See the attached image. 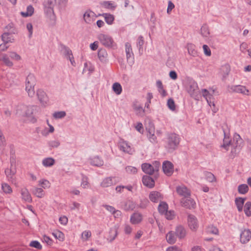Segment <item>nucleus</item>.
Masks as SVG:
<instances>
[{
  "instance_id": "nucleus-1",
  "label": "nucleus",
  "mask_w": 251,
  "mask_h": 251,
  "mask_svg": "<svg viewBox=\"0 0 251 251\" xmlns=\"http://www.w3.org/2000/svg\"><path fill=\"white\" fill-rule=\"evenodd\" d=\"M180 142L178 135L170 133L167 135L166 140L165 148L169 152H172L177 147Z\"/></svg>"
},
{
  "instance_id": "nucleus-2",
  "label": "nucleus",
  "mask_w": 251,
  "mask_h": 251,
  "mask_svg": "<svg viewBox=\"0 0 251 251\" xmlns=\"http://www.w3.org/2000/svg\"><path fill=\"white\" fill-rule=\"evenodd\" d=\"M34 111V106H27L25 105H20L17 110V113L19 115L21 116L26 117L27 120L32 123H35L36 121V119L33 116Z\"/></svg>"
},
{
  "instance_id": "nucleus-3",
  "label": "nucleus",
  "mask_w": 251,
  "mask_h": 251,
  "mask_svg": "<svg viewBox=\"0 0 251 251\" xmlns=\"http://www.w3.org/2000/svg\"><path fill=\"white\" fill-rule=\"evenodd\" d=\"M56 3V0H46L44 3V10L46 16L54 22L55 21L56 17L54 12V7Z\"/></svg>"
},
{
  "instance_id": "nucleus-4",
  "label": "nucleus",
  "mask_w": 251,
  "mask_h": 251,
  "mask_svg": "<svg viewBox=\"0 0 251 251\" xmlns=\"http://www.w3.org/2000/svg\"><path fill=\"white\" fill-rule=\"evenodd\" d=\"M176 191L181 198L180 205L187 208L188 207V189L184 185H181L176 187Z\"/></svg>"
},
{
  "instance_id": "nucleus-5",
  "label": "nucleus",
  "mask_w": 251,
  "mask_h": 251,
  "mask_svg": "<svg viewBox=\"0 0 251 251\" xmlns=\"http://www.w3.org/2000/svg\"><path fill=\"white\" fill-rule=\"evenodd\" d=\"M36 84V78L33 74H29L25 81V90L30 97H33L35 94L34 86Z\"/></svg>"
},
{
  "instance_id": "nucleus-6",
  "label": "nucleus",
  "mask_w": 251,
  "mask_h": 251,
  "mask_svg": "<svg viewBox=\"0 0 251 251\" xmlns=\"http://www.w3.org/2000/svg\"><path fill=\"white\" fill-rule=\"evenodd\" d=\"M98 39L100 43L108 48H114L116 44L112 37L107 34H100L98 36Z\"/></svg>"
},
{
  "instance_id": "nucleus-7",
  "label": "nucleus",
  "mask_w": 251,
  "mask_h": 251,
  "mask_svg": "<svg viewBox=\"0 0 251 251\" xmlns=\"http://www.w3.org/2000/svg\"><path fill=\"white\" fill-rule=\"evenodd\" d=\"M160 163L158 161H155L153 165L149 163H143L141 165L142 171L146 174L152 175L155 172L158 171Z\"/></svg>"
},
{
  "instance_id": "nucleus-8",
  "label": "nucleus",
  "mask_w": 251,
  "mask_h": 251,
  "mask_svg": "<svg viewBox=\"0 0 251 251\" xmlns=\"http://www.w3.org/2000/svg\"><path fill=\"white\" fill-rule=\"evenodd\" d=\"M189 94L191 97H194L196 100L197 99L200 91L198 84L196 81L192 79H189Z\"/></svg>"
},
{
  "instance_id": "nucleus-9",
  "label": "nucleus",
  "mask_w": 251,
  "mask_h": 251,
  "mask_svg": "<svg viewBox=\"0 0 251 251\" xmlns=\"http://www.w3.org/2000/svg\"><path fill=\"white\" fill-rule=\"evenodd\" d=\"M228 89L229 92H236L245 95H249V90L245 86L242 85L228 86Z\"/></svg>"
},
{
  "instance_id": "nucleus-10",
  "label": "nucleus",
  "mask_w": 251,
  "mask_h": 251,
  "mask_svg": "<svg viewBox=\"0 0 251 251\" xmlns=\"http://www.w3.org/2000/svg\"><path fill=\"white\" fill-rule=\"evenodd\" d=\"M162 169L167 176H171L174 172V165L169 161H165L162 165Z\"/></svg>"
},
{
  "instance_id": "nucleus-11",
  "label": "nucleus",
  "mask_w": 251,
  "mask_h": 251,
  "mask_svg": "<svg viewBox=\"0 0 251 251\" xmlns=\"http://www.w3.org/2000/svg\"><path fill=\"white\" fill-rule=\"evenodd\" d=\"M16 173V169L13 166H11L10 168H7L5 170V173L8 180L12 183H16L15 176Z\"/></svg>"
},
{
  "instance_id": "nucleus-12",
  "label": "nucleus",
  "mask_w": 251,
  "mask_h": 251,
  "mask_svg": "<svg viewBox=\"0 0 251 251\" xmlns=\"http://www.w3.org/2000/svg\"><path fill=\"white\" fill-rule=\"evenodd\" d=\"M147 137L149 141L152 144H156L157 143V139L156 136L155 135V130L153 126H151L149 128H147Z\"/></svg>"
},
{
  "instance_id": "nucleus-13",
  "label": "nucleus",
  "mask_w": 251,
  "mask_h": 251,
  "mask_svg": "<svg viewBox=\"0 0 251 251\" xmlns=\"http://www.w3.org/2000/svg\"><path fill=\"white\" fill-rule=\"evenodd\" d=\"M149 199L150 201L154 203H157L163 199V196L162 194L156 191H153L150 192L149 196Z\"/></svg>"
},
{
  "instance_id": "nucleus-14",
  "label": "nucleus",
  "mask_w": 251,
  "mask_h": 251,
  "mask_svg": "<svg viewBox=\"0 0 251 251\" xmlns=\"http://www.w3.org/2000/svg\"><path fill=\"white\" fill-rule=\"evenodd\" d=\"M230 72V66L228 64H226L221 66L220 70V74L222 76V80L225 81L228 76Z\"/></svg>"
},
{
  "instance_id": "nucleus-15",
  "label": "nucleus",
  "mask_w": 251,
  "mask_h": 251,
  "mask_svg": "<svg viewBox=\"0 0 251 251\" xmlns=\"http://www.w3.org/2000/svg\"><path fill=\"white\" fill-rule=\"evenodd\" d=\"M199 226V222L196 217L189 214V229L193 231H196Z\"/></svg>"
},
{
  "instance_id": "nucleus-16",
  "label": "nucleus",
  "mask_w": 251,
  "mask_h": 251,
  "mask_svg": "<svg viewBox=\"0 0 251 251\" xmlns=\"http://www.w3.org/2000/svg\"><path fill=\"white\" fill-rule=\"evenodd\" d=\"M251 238V231L249 229H245L240 233V242L242 244L248 243Z\"/></svg>"
},
{
  "instance_id": "nucleus-17",
  "label": "nucleus",
  "mask_w": 251,
  "mask_h": 251,
  "mask_svg": "<svg viewBox=\"0 0 251 251\" xmlns=\"http://www.w3.org/2000/svg\"><path fill=\"white\" fill-rule=\"evenodd\" d=\"M189 55L194 57V59L191 58H189V60H192V62L195 63L194 61L199 62L201 60V57L199 56L197 50L195 49V46L192 44H189Z\"/></svg>"
},
{
  "instance_id": "nucleus-18",
  "label": "nucleus",
  "mask_w": 251,
  "mask_h": 251,
  "mask_svg": "<svg viewBox=\"0 0 251 251\" xmlns=\"http://www.w3.org/2000/svg\"><path fill=\"white\" fill-rule=\"evenodd\" d=\"M120 149L121 151L129 154H132V149L129 144L124 140L120 142Z\"/></svg>"
},
{
  "instance_id": "nucleus-19",
  "label": "nucleus",
  "mask_w": 251,
  "mask_h": 251,
  "mask_svg": "<svg viewBox=\"0 0 251 251\" xmlns=\"http://www.w3.org/2000/svg\"><path fill=\"white\" fill-rule=\"evenodd\" d=\"M38 99L41 103L45 104L47 103L48 98L46 93L42 89H39L37 91L36 93Z\"/></svg>"
},
{
  "instance_id": "nucleus-20",
  "label": "nucleus",
  "mask_w": 251,
  "mask_h": 251,
  "mask_svg": "<svg viewBox=\"0 0 251 251\" xmlns=\"http://www.w3.org/2000/svg\"><path fill=\"white\" fill-rule=\"evenodd\" d=\"M89 162L91 165L96 167H101L103 165V160L99 156L90 158Z\"/></svg>"
},
{
  "instance_id": "nucleus-21",
  "label": "nucleus",
  "mask_w": 251,
  "mask_h": 251,
  "mask_svg": "<svg viewBox=\"0 0 251 251\" xmlns=\"http://www.w3.org/2000/svg\"><path fill=\"white\" fill-rule=\"evenodd\" d=\"M114 177H107L103 179L100 183V186L102 187H110L114 184H116Z\"/></svg>"
},
{
  "instance_id": "nucleus-22",
  "label": "nucleus",
  "mask_w": 251,
  "mask_h": 251,
  "mask_svg": "<svg viewBox=\"0 0 251 251\" xmlns=\"http://www.w3.org/2000/svg\"><path fill=\"white\" fill-rule=\"evenodd\" d=\"M15 34L4 32L1 35V39L5 43H13L14 42L15 38L14 35Z\"/></svg>"
},
{
  "instance_id": "nucleus-23",
  "label": "nucleus",
  "mask_w": 251,
  "mask_h": 251,
  "mask_svg": "<svg viewBox=\"0 0 251 251\" xmlns=\"http://www.w3.org/2000/svg\"><path fill=\"white\" fill-rule=\"evenodd\" d=\"M21 194L22 195V199L23 200L28 202H31V196L28 190L26 188L21 189Z\"/></svg>"
},
{
  "instance_id": "nucleus-24",
  "label": "nucleus",
  "mask_w": 251,
  "mask_h": 251,
  "mask_svg": "<svg viewBox=\"0 0 251 251\" xmlns=\"http://www.w3.org/2000/svg\"><path fill=\"white\" fill-rule=\"evenodd\" d=\"M142 182L144 185L151 188L154 186V181L150 176H144L142 178Z\"/></svg>"
},
{
  "instance_id": "nucleus-25",
  "label": "nucleus",
  "mask_w": 251,
  "mask_h": 251,
  "mask_svg": "<svg viewBox=\"0 0 251 251\" xmlns=\"http://www.w3.org/2000/svg\"><path fill=\"white\" fill-rule=\"evenodd\" d=\"M143 219L142 214L140 213H134L130 217V222L132 224H138L140 223Z\"/></svg>"
},
{
  "instance_id": "nucleus-26",
  "label": "nucleus",
  "mask_w": 251,
  "mask_h": 251,
  "mask_svg": "<svg viewBox=\"0 0 251 251\" xmlns=\"http://www.w3.org/2000/svg\"><path fill=\"white\" fill-rule=\"evenodd\" d=\"M98 56L101 62L105 63L107 61L108 54L105 49H101L99 50Z\"/></svg>"
},
{
  "instance_id": "nucleus-27",
  "label": "nucleus",
  "mask_w": 251,
  "mask_h": 251,
  "mask_svg": "<svg viewBox=\"0 0 251 251\" xmlns=\"http://www.w3.org/2000/svg\"><path fill=\"white\" fill-rule=\"evenodd\" d=\"M176 237L175 232L173 231H169L166 236L167 242L170 244H174L176 242Z\"/></svg>"
},
{
  "instance_id": "nucleus-28",
  "label": "nucleus",
  "mask_w": 251,
  "mask_h": 251,
  "mask_svg": "<svg viewBox=\"0 0 251 251\" xmlns=\"http://www.w3.org/2000/svg\"><path fill=\"white\" fill-rule=\"evenodd\" d=\"M175 233L177 237L180 239H182L186 235V230L183 226L181 225H179L176 227Z\"/></svg>"
},
{
  "instance_id": "nucleus-29",
  "label": "nucleus",
  "mask_w": 251,
  "mask_h": 251,
  "mask_svg": "<svg viewBox=\"0 0 251 251\" xmlns=\"http://www.w3.org/2000/svg\"><path fill=\"white\" fill-rule=\"evenodd\" d=\"M10 58L8 54H3L0 57V60L7 67H11L13 66V63L11 61Z\"/></svg>"
},
{
  "instance_id": "nucleus-30",
  "label": "nucleus",
  "mask_w": 251,
  "mask_h": 251,
  "mask_svg": "<svg viewBox=\"0 0 251 251\" xmlns=\"http://www.w3.org/2000/svg\"><path fill=\"white\" fill-rule=\"evenodd\" d=\"M133 108L135 111L136 115L140 116H144L145 109L143 108L141 105L138 104L137 102L133 103Z\"/></svg>"
},
{
  "instance_id": "nucleus-31",
  "label": "nucleus",
  "mask_w": 251,
  "mask_h": 251,
  "mask_svg": "<svg viewBox=\"0 0 251 251\" xmlns=\"http://www.w3.org/2000/svg\"><path fill=\"white\" fill-rule=\"evenodd\" d=\"M100 5L104 8L114 10L117 5L111 1H103L100 2Z\"/></svg>"
},
{
  "instance_id": "nucleus-32",
  "label": "nucleus",
  "mask_w": 251,
  "mask_h": 251,
  "mask_svg": "<svg viewBox=\"0 0 251 251\" xmlns=\"http://www.w3.org/2000/svg\"><path fill=\"white\" fill-rule=\"evenodd\" d=\"M156 87L159 93L162 97H165L167 95L166 91L164 89L163 85L161 80H158L156 82Z\"/></svg>"
},
{
  "instance_id": "nucleus-33",
  "label": "nucleus",
  "mask_w": 251,
  "mask_h": 251,
  "mask_svg": "<svg viewBox=\"0 0 251 251\" xmlns=\"http://www.w3.org/2000/svg\"><path fill=\"white\" fill-rule=\"evenodd\" d=\"M168 205L164 201H160L158 206V210L161 215H164L168 211Z\"/></svg>"
},
{
  "instance_id": "nucleus-34",
  "label": "nucleus",
  "mask_w": 251,
  "mask_h": 251,
  "mask_svg": "<svg viewBox=\"0 0 251 251\" xmlns=\"http://www.w3.org/2000/svg\"><path fill=\"white\" fill-rule=\"evenodd\" d=\"M246 200V198H242L241 197L236 198L235 199V204L239 212H241L243 210V206Z\"/></svg>"
},
{
  "instance_id": "nucleus-35",
  "label": "nucleus",
  "mask_w": 251,
  "mask_h": 251,
  "mask_svg": "<svg viewBox=\"0 0 251 251\" xmlns=\"http://www.w3.org/2000/svg\"><path fill=\"white\" fill-rule=\"evenodd\" d=\"M235 141H236L235 143V148L238 150H240L241 147V145L243 143V141L240 136L238 134L235 133L234 135L233 142Z\"/></svg>"
},
{
  "instance_id": "nucleus-36",
  "label": "nucleus",
  "mask_w": 251,
  "mask_h": 251,
  "mask_svg": "<svg viewBox=\"0 0 251 251\" xmlns=\"http://www.w3.org/2000/svg\"><path fill=\"white\" fill-rule=\"evenodd\" d=\"M55 163V160L52 157H47L43 159L42 164L45 167L52 166Z\"/></svg>"
},
{
  "instance_id": "nucleus-37",
  "label": "nucleus",
  "mask_w": 251,
  "mask_h": 251,
  "mask_svg": "<svg viewBox=\"0 0 251 251\" xmlns=\"http://www.w3.org/2000/svg\"><path fill=\"white\" fill-rule=\"evenodd\" d=\"M101 15L104 18L105 21L108 25H111L113 23L115 19L113 15L110 13H103Z\"/></svg>"
},
{
  "instance_id": "nucleus-38",
  "label": "nucleus",
  "mask_w": 251,
  "mask_h": 251,
  "mask_svg": "<svg viewBox=\"0 0 251 251\" xmlns=\"http://www.w3.org/2000/svg\"><path fill=\"white\" fill-rule=\"evenodd\" d=\"M95 13L91 10H87L83 15V18L87 23H90Z\"/></svg>"
},
{
  "instance_id": "nucleus-39",
  "label": "nucleus",
  "mask_w": 251,
  "mask_h": 251,
  "mask_svg": "<svg viewBox=\"0 0 251 251\" xmlns=\"http://www.w3.org/2000/svg\"><path fill=\"white\" fill-rule=\"evenodd\" d=\"M224 139L223 144L221 146V148H224L226 151L228 150V147L231 145V141L229 140V137H227L225 131L224 130Z\"/></svg>"
},
{
  "instance_id": "nucleus-40",
  "label": "nucleus",
  "mask_w": 251,
  "mask_h": 251,
  "mask_svg": "<svg viewBox=\"0 0 251 251\" xmlns=\"http://www.w3.org/2000/svg\"><path fill=\"white\" fill-rule=\"evenodd\" d=\"M127 60H128L131 57L133 56L132 49L130 43L127 42L125 44Z\"/></svg>"
},
{
  "instance_id": "nucleus-41",
  "label": "nucleus",
  "mask_w": 251,
  "mask_h": 251,
  "mask_svg": "<svg viewBox=\"0 0 251 251\" xmlns=\"http://www.w3.org/2000/svg\"><path fill=\"white\" fill-rule=\"evenodd\" d=\"M61 50L67 58L73 55L72 50L68 47L64 45H61Z\"/></svg>"
},
{
  "instance_id": "nucleus-42",
  "label": "nucleus",
  "mask_w": 251,
  "mask_h": 251,
  "mask_svg": "<svg viewBox=\"0 0 251 251\" xmlns=\"http://www.w3.org/2000/svg\"><path fill=\"white\" fill-rule=\"evenodd\" d=\"M34 9L31 5L27 6L26 12H21V14L25 17H29L33 15Z\"/></svg>"
},
{
  "instance_id": "nucleus-43",
  "label": "nucleus",
  "mask_w": 251,
  "mask_h": 251,
  "mask_svg": "<svg viewBox=\"0 0 251 251\" xmlns=\"http://www.w3.org/2000/svg\"><path fill=\"white\" fill-rule=\"evenodd\" d=\"M112 90L116 94L119 95L122 92V87L119 83L115 82L112 85Z\"/></svg>"
},
{
  "instance_id": "nucleus-44",
  "label": "nucleus",
  "mask_w": 251,
  "mask_h": 251,
  "mask_svg": "<svg viewBox=\"0 0 251 251\" xmlns=\"http://www.w3.org/2000/svg\"><path fill=\"white\" fill-rule=\"evenodd\" d=\"M4 32L16 34L17 33V31L15 27L14 26V25L12 24H10L5 26Z\"/></svg>"
},
{
  "instance_id": "nucleus-45",
  "label": "nucleus",
  "mask_w": 251,
  "mask_h": 251,
  "mask_svg": "<svg viewBox=\"0 0 251 251\" xmlns=\"http://www.w3.org/2000/svg\"><path fill=\"white\" fill-rule=\"evenodd\" d=\"M244 211L247 216H251V201H247L245 203Z\"/></svg>"
},
{
  "instance_id": "nucleus-46",
  "label": "nucleus",
  "mask_w": 251,
  "mask_h": 251,
  "mask_svg": "<svg viewBox=\"0 0 251 251\" xmlns=\"http://www.w3.org/2000/svg\"><path fill=\"white\" fill-rule=\"evenodd\" d=\"M238 192L241 194H245L249 191V187L247 184H242L238 187Z\"/></svg>"
},
{
  "instance_id": "nucleus-47",
  "label": "nucleus",
  "mask_w": 251,
  "mask_h": 251,
  "mask_svg": "<svg viewBox=\"0 0 251 251\" xmlns=\"http://www.w3.org/2000/svg\"><path fill=\"white\" fill-rule=\"evenodd\" d=\"M201 34L203 37H207L210 34L208 26L206 25H203L201 29Z\"/></svg>"
},
{
  "instance_id": "nucleus-48",
  "label": "nucleus",
  "mask_w": 251,
  "mask_h": 251,
  "mask_svg": "<svg viewBox=\"0 0 251 251\" xmlns=\"http://www.w3.org/2000/svg\"><path fill=\"white\" fill-rule=\"evenodd\" d=\"M1 189L5 194H11L12 192V189L10 186L6 183L1 184Z\"/></svg>"
},
{
  "instance_id": "nucleus-49",
  "label": "nucleus",
  "mask_w": 251,
  "mask_h": 251,
  "mask_svg": "<svg viewBox=\"0 0 251 251\" xmlns=\"http://www.w3.org/2000/svg\"><path fill=\"white\" fill-rule=\"evenodd\" d=\"M206 232L207 233L216 235L218 234L219 230L216 226L211 225L207 227Z\"/></svg>"
},
{
  "instance_id": "nucleus-50",
  "label": "nucleus",
  "mask_w": 251,
  "mask_h": 251,
  "mask_svg": "<svg viewBox=\"0 0 251 251\" xmlns=\"http://www.w3.org/2000/svg\"><path fill=\"white\" fill-rule=\"evenodd\" d=\"M32 192L38 198H41L44 196L43 190L41 188H35Z\"/></svg>"
},
{
  "instance_id": "nucleus-51",
  "label": "nucleus",
  "mask_w": 251,
  "mask_h": 251,
  "mask_svg": "<svg viewBox=\"0 0 251 251\" xmlns=\"http://www.w3.org/2000/svg\"><path fill=\"white\" fill-rule=\"evenodd\" d=\"M66 115V113L64 111L55 112L53 114V117L55 119H62L65 117Z\"/></svg>"
},
{
  "instance_id": "nucleus-52",
  "label": "nucleus",
  "mask_w": 251,
  "mask_h": 251,
  "mask_svg": "<svg viewBox=\"0 0 251 251\" xmlns=\"http://www.w3.org/2000/svg\"><path fill=\"white\" fill-rule=\"evenodd\" d=\"M52 235L56 238L59 240H63L64 238V235L60 231L56 230L52 233Z\"/></svg>"
},
{
  "instance_id": "nucleus-53",
  "label": "nucleus",
  "mask_w": 251,
  "mask_h": 251,
  "mask_svg": "<svg viewBox=\"0 0 251 251\" xmlns=\"http://www.w3.org/2000/svg\"><path fill=\"white\" fill-rule=\"evenodd\" d=\"M144 44V40L142 36H139L137 39L136 45L139 51L143 49V46Z\"/></svg>"
},
{
  "instance_id": "nucleus-54",
  "label": "nucleus",
  "mask_w": 251,
  "mask_h": 251,
  "mask_svg": "<svg viewBox=\"0 0 251 251\" xmlns=\"http://www.w3.org/2000/svg\"><path fill=\"white\" fill-rule=\"evenodd\" d=\"M164 215L167 220H172L174 219L175 217V212L174 210H168Z\"/></svg>"
},
{
  "instance_id": "nucleus-55",
  "label": "nucleus",
  "mask_w": 251,
  "mask_h": 251,
  "mask_svg": "<svg viewBox=\"0 0 251 251\" xmlns=\"http://www.w3.org/2000/svg\"><path fill=\"white\" fill-rule=\"evenodd\" d=\"M88 178L87 176L82 175L81 186L83 188H86L88 187Z\"/></svg>"
},
{
  "instance_id": "nucleus-56",
  "label": "nucleus",
  "mask_w": 251,
  "mask_h": 251,
  "mask_svg": "<svg viewBox=\"0 0 251 251\" xmlns=\"http://www.w3.org/2000/svg\"><path fill=\"white\" fill-rule=\"evenodd\" d=\"M167 106L168 108L172 111L176 110V105L175 101L172 98H170L167 101Z\"/></svg>"
},
{
  "instance_id": "nucleus-57",
  "label": "nucleus",
  "mask_w": 251,
  "mask_h": 251,
  "mask_svg": "<svg viewBox=\"0 0 251 251\" xmlns=\"http://www.w3.org/2000/svg\"><path fill=\"white\" fill-rule=\"evenodd\" d=\"M91 236V232L89 230H85L81 234V238L83 241H87Z\"/></svg>"
},
{
  "instance_id": "nucleus-58",
  "label": "nucleus",
  "mask_w": 251,
  "mask_h": 251,
  "mask_svg": "<svg viewBox=\"0 0 251 251\" xmlns=\"http://www.w3.org/2000/svg\"><path fill=\"white\" fill-rule=\"evenodd\" d=\"M205 175V178L208 181L213 182L215 181V177L211 173L206 172Z\"/></svg>"
},
{
  "instance_id": "nucleus-59",
  "label": "nucleus",
  "mask_w": 251,
  "mask_h": 251,
  "mask_svg": "<svg viewBox=\"0 0 251 251\" xmlns=\"http://www.w3.org/2000/svg\"><path fill=\"white\" fill-rule=\"evenodd\" d=\"M8 55L11 59L16 61H19L21 59L20 55L16 52H11Z\"/></svg>"
},
{
  "instance_id": "nucleus-60",
  "label": "nucleus",
  "mask_w": 251,
  "mask_h": 251,
  "mask_svg": "<svg viewBox=\"0 0 251 251\" xmlns=\"http://www.w3.org/2000/svg\"><path fill=\"white\" fill-rule=\"evenodd\" d=\"M149 201L146 198L143 199L141 200L140 203L139 205V207L142 209H145L147 207L149 204Z\"/></svg>"
},
{
  "instance_id": "nucleus-61",
  "label": "nucleus",
  "mask_w": 251,
  "mask_h": 251,
  "mask_svg": "<svg viewBox=\"0 0 251 251\" xmlns=\"http://www.w3.org/2000/svg\"><path fill=\"white\" fill-rule=\"evenodd\" d=\"M60 145V143L58 140L50 141L48 142V145L51 148H57Z\"/></svg>"
},
{
  "instance_id": "nucleus-62",
  "label": "nucleus",
  "mask_w": 251,
  "mask_h": 251,
  "mask_svg": "<svg viewBox=\"0 0 251 251\" xmlns=\"http://www.w3.org/2000/svg\"><path fill=\"white\" fill-rule=\"evenodd\" d=\"M39 185H41L42 187L44 189L48 188L50 187V183L49 181L46 179L40 180L39 181Z\"/></svg>"
},
{
  "instance_id": "nucleus-63",
  "label": "nucleus",
  "mask_w": 251,
  "mask_h": 251,
  "mask_svg": "<svg viewBox=\"0 0 251 251\" xmlns=\"http://www.w3.org/2000/svg\"><path fill=\"white\" fill-rule=\"evenodd\" d=\"M126 171L128 174H134L137 173V169L134 167L127 166L126 168Z\"/></svg>"
},
{
  "instance_id": "nucleus-64",
  "label": "nucleus",
  "mask_w": 251,
  "mask_h": 251,
  "mask_svg": "<svg viewBox=\"0 0 251 251\" xmlns=\"http://www.w3.org/2000/svg\"><path fill=\"white\" fill-rule=\"evenodd\" d=\"M29 246L37 249H41L42 245L37 241H32L30 243Z\"/></svg>"
}]
</instances>
